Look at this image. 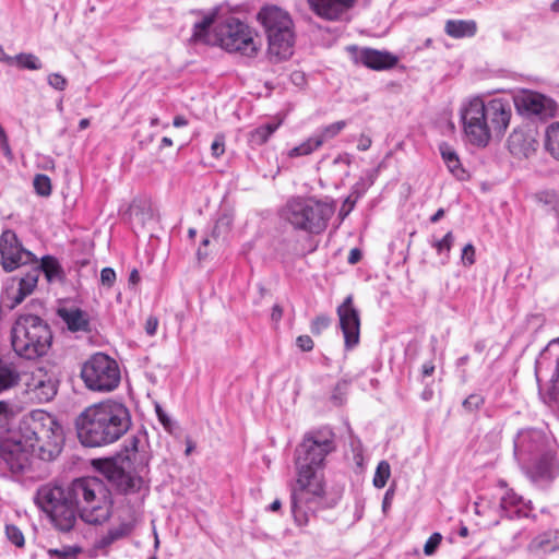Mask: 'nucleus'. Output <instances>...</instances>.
I'll return each mask as SVG.
<instances>
[{
  "mask_svg": "<svg viewBox=\"0 0 559 559\" xmlns=\"http://www.w3.org/2000/svg\"><path fill=\"white\" fill-rule=\"evenodd\" d=\"M35 501L61 532H70L78 516L87 524L100 525L112 512L110 491L97 477L76 478L67 488L43 485L36 491Z\"/></svg>",
  "mask_w": 559,
  "mask_h": 559,
  "instance_id": "nucleus-1",
  "label": "nucleus"
},
{
  "mask_svg": "<svg viewBox=\"0 0 559 559\" xmlns=\"http://www.w3.org/2000/svg\"><path fill=\"white\" fill-rule=\"evenodd\" d=\"M335 448V435L328 427L306 432L296 447L294 463L297 478L290 485V509L298 526H306L319 510L333 507L325 501L320 471Z\"/></svg>",
  "mask_w": 559,
  "mask_h": 559,
  "instance_id": "nucleus-2",
  "label": "nucleus"
},
{
  "mask_svg": "<svg viewBox=\"0 0 559 559\" xmlns=\"http://www.w3.org/2000/svg\"><path fill=\"white\" fill-rule=\"evenodd\" d=\"M127 406L115 401L85 408L76 418L78 437L85 447H103L119 440L131 427Z\"/></svg>",
  "mask_w": 559,
  "mask_h": 559,
  "instance_id": "nucleus-3",
  "label": "nucleus"
},
{
  "mask_svg": "<svg viewBox=\"0 0 559 559\" xmlns=\"http://www.w3.org/2000/svg\"><path fill=\"white\" fill-rule=\"evenodd\" d=\"M216 15L217 9L197 22L190 40L194 44L218 45L229 52H239L249 58L257 56L260 44L255 41L254 32L246 23L229 16L218 23L212 33Z\"/></svg>",
  "mask_w": 559,
  "mask_h": 559,
  "instance_id": "nucleus-4",
  "label": "nucleus"
},
{
  "mask_svg": "<svg viewBox=\"0 0 559 559\" xmlns=\"http://www.w3.org/2000/svg\"><path fill=\"white\" fill-rule=\"evenodd\" d=\"M29 450L43 461H52L61 452L63 429L55 416L36 409L22 418L16 431Z\"/></svg>",
  "mask_w": 559,
  "mask_h": 559,
  "instance_id": "nucleus-5",
  "label": "nucleus"
},
{
  "mask_svg": "<svg viewBox=\"0 0 559 559\" xmlns=\"http://www.w3.org/2000/svg\"><path fill=\"white\" fill-rule=\"evenodd\" d=\"M334 214L326 202L305 197H293L280 211V216L295 230L319 235L323 233Z\"/></svg>",
  "mask_w": 559,
  "mask_h": 559,
  "instance_id": "nucleus-6",
  "label": "nucleus"
},
{
  "mask_svg": "<svg viewBox=\"0 0 559 559\" xmlns=\"http://www.w3.org/2000/svg\"><path fill=\"white\" fill-rule=\"evenodd\" d=\"M49 325L38 316L21 314L11 331V344L17 356L36 359L46 355L51 346Z\"/></svg>",
  "mask_w": 559,
  "mask_h": 559,
  "instance_id": "nucleus-7",
  "label": "nucleus"
},
{
  "mask_svg": "<svg viewBox=\"0 0 559 559\" xmlns=\"http://www.w3.org/2000/svg\"><path fill=\"white\" fill-rule=\"evenodd\" d=\"M258 19L261 21L269 40L267 52L276 61L287 59L293 53L295 35L293 21L287 12L277 7L263 8Z\"/></svg>",
  "mask_w": 559,
  "mask_h": 559,
  "instance_id": "nucleus-8",
  "label": "nucleus"
},
{
  "mask_svg": "<svg viewBox=\"0 0 559 559\" xmlns=\"http://www.w3.org/2000/svg\"><path fill=\"white\" fill-rule=\"evenodd\" d=\"M80 376L88 390L103 393L117 389L121 380L117 360L102 352L94 353L82 364Z\"/></svg>",
  "mask_w": 559,
  "mask_h": 559,
  "instance_id": "nucleus-9",
  "label": "nucleus"
},
{
  "mask_svg": "<svg viewBox=\"0 0 559 559\" xmlns=\"http://www.w3.org/2000/svg\"><path fill=\"white\" fill-rule=\"evenodd\" d=\"M34 453L17 433L0 442V476H20L29 471Z\"/></svg>",
  "mask_w": 559,
  "mask_h": 559,
  "instance_id": "nucleus-10",
  "label": "nucleus"
},
{
  "mask_svg": "<svg viewBox=\"0 0 559 559\" xmlns=\"http://www.w3.org/2000/svg\"><path fill=\"white\" fill-rule=\"evenodd\" d=\"M461 119L467 140L479 147H485L489 141V128L484 115V102L480 98L472 99L462 109Z\"/></svg>",
  "mask_w": 559,
  "mask_h": 559,
  "instance_id": "nucleus-11",
  "label": "nucleus"
},
{
  "mask_svg": "<svg viewBox=\"0 0 559 559\" xmlns=\"http://www.w3.org/2000/svg\"><path fill=\"white\" fill-rule=\"evenodd\" d=\"M0 264L5 272L37 262V257L23 247L12 229H4L0 235Z\"/></svg>",
  "mask_w": 559,
  "mask_h": 559,
  "instance_id": "nucleus-12",
  "label": "nucleus"
},
{
  "mask_svg": "<svg viewBox=\"0 0 559 559\" xmlns=\"http://www.w3.org/2000/svg\"><path fill=\"white\" fill-rule=\"evenodd\" d=\"M520 466L527 478L539 488L549 487L559 476V461L552 449Z\"/></svg>",
  "mask_w": 559,
  "mask_h": 559,
  "instance_id": "nucleus-13",
  "label": "nucleus"
},
{
  "mask_svg": "<svg viewBox=\"0 0 559 559\" xmlns=\"http://www.w3.org/2000/svg\"><path fill=\"white\" fill-rule=\"evenodd\" d=\"M550 449V438L538 429H523L514 438V457L519 464L527 463Z\"/></svg>",
  "mask_w": 559,
  "mask_h": 559,
  "instance_id": "nucleus-14",
  "label": "nucleus"
},
{
  "mask_svg": "<svg viewBox=\"0 0 559 559\" xmlns=\"http://www.w3.org/2000/svg\"><path fill=\"white\" fill-rule=\"evenodd\" d=\"M93 466L123 493L140 492L144 488V479L126 472L116 460H95Z\"/></svg>",
  "mask_w": 559,
  "mask_h": 559,
  "instance_id": "nucleus-15",
  "label": "nucleus"
},
{
  "mask_svg": "<svg viewBox=\"0 0 559 559\" xmlns=\"http://www.w3.org/2000/svg\"><path fill=\"white\" fill-rule=\"evenodd\" d=\"M514 105L518 111L525 116H535L539 119H546L555 116L556 103L533 91H522L514 97Z\"/></svg>",
  "mask_w": 559,
  "mask_h": 559,
  "instance_id": "nucleus-16",
  "label": "nucleus"
},
{
  "mask_svg": "<svg viewBox=\"0 0 559 559\" xmlns=\"http://www.w3.org/2000/svg\"><path fill=\"white\" fill-rule=\"evenodd\" d=\"M336 312L344 335L345 348L352 349L358 345L360 335V316L358 309L354 307L352 295L344 299Z\"/></svg>",
  "mask_w": 559,
  "mask_h": 559,
  "instance_id": "nucleus-17",
  "label": "nucleus"
},
{
  "mask_svg": "<svg viewBox=\"0 0 559 559\" xmlns=\"http://www.w3.org/2000/svg\"><path fill=\"white\" fill-rule=\"evenodd\" d=\"M58 381L46 370L39 368L33 372L26 382V394L28 400L35 403L51 401L57 394Z\"/></svg>",
  "mask_w": 559,
  "mask_h": 559,
  "instance_id": "nucleus-18",
  "label": "nucleus"
},
{
  "mask_svg": "<svg viewBox=\"0 0 559 559\" xmlns=\"http://www.w3.org/2000/svg\"><path fill=\"white\" fill-rule=\"evenodd\" d=\"M511 106L507 100L493 98L488 103H484V115L489 128V136H501L511 119Z\"/></svg>",
  "mask_w": 559,
  "mask_h": 559,
  "instance_id": "nucleus-19",
  "label": "nucleus"
},
{
  "mask_svg": "<svg viewBox=\"0 0 559 559\" xmlns=\"http://www.w3.org/2000/svg\"><path fill=\"white\" fill-rule=\"evenodd\" d=\"M118 520L117 525L109 527L105 534L96 539V549H107L112 544L129 537L133 533L136 525V518L131 510H128L124 515H120Z\"/></svg>",
  "mask_w": 559,
  "mask_h": 559,
  "instance_id": "nucleus-20",
  "label": "nucleus"
},
{
  "mask_svg": "<svg viewBox=\"0 0 559 559\" xmlns=\"http://www.w3.org/2000/svg\"><path fill=\"white\" fill-rule=\"evenodd\" d=\"M355 59L362 66L376 71L392 69L399 62V58L395 55L389 51H381L372 48L359 49L355 56Z\"/></svg>",
  "mask_w": 559,
  "mask_h": 559,
  "instance_id": "nucleus-21",
  "label": "nucleus"
},
{
  "mask_svg": "<svg viewBox=\"0 0 559 559\" xmlns=\"http://www.w3.org/2000/svg\"><path fill=\"white\" fill-rule=\"evenodd\" d=\"M354 2L355 0H308L310 8L326 20L338 19Z\"/></svg>",
  "mask_w": 559,
  "mask_h": 559,
  "instance_id": "nucleus-22",
  "label": "nucleus"
},
{
  "mask_svg": "<svg viewBox=\"0 0 559 559\" xmlns=\"http://www.w3.org/2000/svg\"><path fill=\"white\" fill-rule=\"evenodd\" d=\"M59 318L67 324L71 332H90V316L86 311L78 308H59L57 311Z\"/></svg>",
  "mask_w": 559,
  "mask_h": 559,
  "instance_id": "nucleus-23",
  "label": "nucleus"
},
{
  "mask_svg": "<svg viewBox=\"0 0 559 559\" xmlns=\"http://www.w3.org/2000/svg\"><path fill=\"white\" fill-rule=\"evenodd\" d=\"M526 507L527 504L524 502L523 498L513 490H508L500 500L501 512L507 518H527L528 514L524 510Z\"/></svg>",
  "mask_w": 559,
  "mask_h": 559,
  "instance_id": "nucleus-24",
  "label": "nucleus"
},
{
  "mask_svg": "<svg viewBox=\"0 0 559 559\" xmlns=\"http://www.w3.org/2000/svg\"><path fill=\"white\" fill-rule=\"evenodd\" d=\"M557 549H559V530L546 531L528 544V550L532 552H551Z\"/></svg>",
  "mask_w": 559,
  "mask_h": 559,
  "instance_id": "nucleus-25",
  "label": "nucleus"
},
{
  "mask_svg": "<svg viewBox=\"0 0 559 559\" xmlns=\"http://www.w3.org/2000/svg\"><path fill=\"white\" fill-rule=\"evenodd\" d=\"M31 265H33L35 270H38V274L43 272L48 282L63 280L64 272L62 270V266L60 265L59 261L52 255L43 257L40 259V262L37 259V262L31 263Z\"/></svg>",
  "mask_w": 559,
  "mask_h": 559,
  "instance_id": "nucleus-26",
  "label": "nucleus"
},
{
  "mask_svg": "<svg viewBox=\"0 0 559 559\" xmlns=\"http://www.w3.org/2000/svg\"><path fill=\"white\" fill-rule=\"evenodd\" d=\"M477 25L473 20H448L444 32L453 38L473 37L476 34Z\"/></svg>",
  "mask_w": 559,
  "mask_h": 559,
  "instance_id": "nucleus-27",
  "label": "nucleus"
},
{
  "mask_svg": "<svg viewBox=\"0 0 559 559\" xmlns=\"http://www.w3.org/2000/svg\"><path fill=\"white\" fill-rule=\"evenodd\" d=\"M439 151L443 162L449 170L459 179H464L465 170L463 169L456 151L448 143L442 142Z\"/></svg>",
  "mask_w": 559,
  "mask_h": 559,
  "instance_id": "nucleus-28",
  "label": "nucleus"
},
{
  "mask_svg": "<svg viewBox=\"0 0 559 559\" xmlns=\"http://www.w3.org/2000/svg\"><path fill=\"white\" fill-rule=\"evenodd\" d=\"M282 120L274 118L271 121L257 127L250 132L249 141L253 145H263L280 128Z\"/></svg>",
  "mask_w": 559,
  "mask_h": 559,
  "instance_id": "nucleus-29",
  "label": "nucleus"
},
{
  "mask_svg": "<svg viewBox=\"0 0 559 559\" xmlns=\"http://www.w3.org/2000/svg\"><path fill=\"white\" fill-rule=\"evenodd\" d=\"M545 148L559 160V122L550 123L545 131Z\"/></svg>",
  "mask_w": 559,
  "mask_h": 559,
  "instance_id": "nucleus-30",
  "label": "nucleus"
},
{
  "mask_svg": "<svg viewBox=\"0 0 559 559\" xmlns=\"http://www.w3.org/2000/svg\"><path fill=\"white\" fill-rule=\"evenodd\" d=\"M19 378L20 376L14 366L0 359V393L15 385Z\"/></svg>",
  "mask_w": 559,
  "mask_h": 559,
  "instance_id": "nucleus-31",
  "label": "nucleus"
},
{
  "mask_svg": "<svg viewBox=\"0 0 559 559\" xmlns=\"http://www.w3.org/2000/svg\"><path fill=\"white\" fill-rule=\"evenodd\" d=\"M322 146V141L318 139L316 133H313L311 136H309L307 140H305L299 145L293 147L288 156L289 157H299V156H307L311 153L316 152Z\"/></svg>",
  "mask_w": 559,
  "mask_h": 559,
  "instance_id": "nucleus-32",
  "label": "nucleus"
},
{
  "mask_svg": "<svg viewBox=\"0 0 559 559\" xmlns=\"http://www.w3.org/2000/svg\"><path fill=\"white\" fill-rule=\"evenodd\" d=\"M347 126L346 120H338L328 126H323L314 132L319 140L322 141V145L336 138Z\"/></svg>",
  "mask_w": 559,
  "mask_h": 559,
  "instance_id": "nucleus-33",
  "label": "nucleus"
},
{
  "mask_svg": "<svg viewBox=\"0 0 559 559\" xmlns=\"http://www.w3.org/2000/svg\"><path fill=\"white\" fill-rule=\"evenodd\" d=\"M16 66L21 69L27 70H40L43 69V62L40 59L31 52H21L14 57Z\"/></svg>",
  "mask_w": 559,
  "mask_h": 559,
  "instance_id": "nucleus-34",
  "label": "nucleus"
},
{
  "mask_svg": "<svg viewBox=\"0 0 559 559\" xmlns=\"http://www.w3.org/2000/svg\"><path fill=\"white\" fill-rule=\"evenodd\" d=\"M391 475V467L386 461L379 462L376 473L373 476V486L376 488H383L386 485V481Z\"/></svg>",
  "mask_w": 559,
  "mask_h": 559,
  "instance_id": "nucleus-35",
  "label": "nucleus"
},
{
  "mask_svg": "<svg viewBox=\"0 0 559 559\" xmlns=\"http://www.w3.org/2000/svg\"><path fill=\"white\" fill-rule=\"evenodd\" d=\"M38 277V270H35V267L33 266L32 270L25 276L20 278V289L26 293L27 295H31L37 285Z\"/></svg>",
  "mask_w": 559,
  "mask_h": 559,
  "instance_id": "nucleus-36",
  "label": "nucleus"
},
{
  "mask_svg": "<svg viewBox=\"0 0 559 559\" xmlns=\"http://www.w3.org/2000/svg\"><path fill=\"white\" fill-rule=\"evenodd\" d=\"M33 186L36 193L40 197H49L51 194V180L47 175L37 174L34 177Z\"/></svg>",
  "mask_w": 559,
  "mask_h": 559,
  "instance_id": "nucleus-37",
  "label": "nucleus"
},
{
  "mask_svg": "<svg viewBox=\"0 0 559 559\" xmlns=\"http://www.w3.org/2000/svg\"><path fill=\"white\" fill-rule=\"evenodd\" d=\"M349 382L347 380H340L332 392L331 401L334 405L341 406L346 401V395L348 393Z\"/></svg>",
  "mask_w": 559,
  "mask_h": 559,
  "instance_id": "nucleus-38",
  "label": "nucleus"
},
{
  "mask_svg": "<svg viewBox=\"0 0 559 559\" xmlns=\"http://www.w3.org/2000/svg\"><path fill=\"white\" fill-rule=\"evenodd\" d=\"M535 199L537 202L551 209H556L558 205V195L554 190L539 191L535 194Z\"/></svg>",
  "mask_w": 559,
  "mask_h": 559,
  "instance_id": "nucleus-39",
  "label": "nucleus"
},
{
  "mask_svg": "<svg viewBox=\"0 0 559 559\" xmlns=\"http://www.w3.org/2000/svg\"><path fill=\"white\" fill-rule=\"evenodd\" d=\"M485 403V399L480 394L473 393L463 401V407L467 412H475L479 409Z\"/></svg>",
  "mask_w": 559,
  "mask_h": 559,
  "instance_id": "nucleus-40",
  "label": "nucleus"
},
{
  "mask_svg": "<svg viewBox=\"0 0 559 559\" xmlns=\"http://www.w3.org/2000/svg\"><path fill=\"white\" fill-rule=\"evenodd\" d=\"M5 534L9 540L17 547L24 546V535L21 530L15 525H7Z\"/></svg>",
  "mask_w": 559,
  "mask_h": 559,
  "instance_id": "nucleus-41",
  "label": "nucleus"
},
{
  "mask_svg": "<svg viewBox=\"0 0 559 559\" xmlns=\"http://www.w3.org/2000/svg\"><path fill=\"white\" fill-rule=\"evenodd\" d=\"M453 241H454V237H453L452 231H448L442 239L436 240L432 243V247H435L437 249L438 253H442L443 251L449 253L451 250V247L453 245Z\"/></svg>",
  "mask_w": 559,
  "mask_h": 559,
  "instance_id": "nucleus-42",
  "label": "nucleus"
},
{
  "mask_svg": "<svg viewBox=\"0 0 559 559\" xmlns=\"http://www.w3.org/2000/svg\"><path fill=\"white\" fill-rule=\"evenodd\" d=\"M330 324L331 319L328 316H318L311 322V332L316 335H319L323 330L328 329Z\"/></svg>",
  "mask_w": 559,
  "mask_h": 559,
  "instance_id": "nucleus-43",
  "label": "nucleus"
},
{
  "mask_svg": "<svg viewBox=\"0 0 559 559\" xmlns=\"http://www.w3.org/2000/svg\"><path fill=\"white\" fill-rule=\"evenodd\" d=\"M47 82L52 88L57 91H64L68 85V80L58 72L49 74Z\"/></svg>",
  "mask_w": 559,
  "mask_h": 559,
  "instance_id": "nucleus-44",
  "label": "nucleus"
},
{
  "mask_svg": "<svg viewBox=\"0 0 559 559\" xmlns=\"http://www.w3.org/2000/svg\"><path fill=\"white\" fill-rule=\"evenodd\" d=\"M442 540V536L440 533H433L430 535L428 540L426 542L424 546V552L426 556H431L435 554L437 548L439 547L440 543Z\"/></svg>",
  "mask_w": 559,
  "mask_h": 559,
  "instance_id": "nucleus-45",
  "label": "nucleus"
},
{
  "mask_svg": "<svg viewBox=\"0 0 559 559\" xmlns=\"http://www.w3.org/2000/svg\"><path fill=\"white\" fill-rule=\"evenodd\" d=\"M225 152V136L223 134H216L211 145L212 156L215 158L221 157Z\"/></svg>",
  "mask_w": 559,
  "mask_h": 559,
  "instance_id": "nucleus-46",
  "label": "nucleus"
},
{
  "mask_svg": "<svg viewBox=\"0 0 559 559\" xmlns=\"http://www.w3.org/2000/svg\"><path fill=\"white\" fill-rule=\"evenodd\" d=\"M551 365L550 361H547L546 357H540L535 365V376L536 380L540 382L545 377H547L548 367Z\"/></svg>",
  "mask_w": 559,
  "mask_h": 559,
  "instance_id": "nucleus-47",
  "label": "nucleus"
},
{
  "mask_svg": "<svg viewBox=\"0 0 559 559\" xmlns=\"http://www.w3.org/2000/svg\"><path fill=\"white\" fill-rule=\"evenodd\" d=\"M116 281V272L111 267H104L100 271V282L103 285L111 287Z\"/></svg>",
  "mask_w": 559,
  "mask_h": 559,
  "instance_id": "nucleus-48",
  "label": "nucleus"
},
{
  "mask_svg": "<svg viewBox=\"0 0 559 559\" xmlns=\"http://www.w3.org/2000/svg\"><path fill=\"white\" fill-rule=\"evenodd\" d=\"M462 262L465 265H472L475 263V249L472 243H467L462 250Z\"/></svg>",
  "mask_w": 559,
  "mask_h": 559,
  "instance_id": "nucleus-49",
  "label": "nucleus"
},
{
  "mask_svg": "<svg viewBox=\"0 0 559 559\" xmlns=\"http://www.w3.org/2000/svg\"><path fill=\"white\" fill-rule=\"evenodd\" d=\"M155 412H156L158 420L160 421L163 427L169 431L171 429V425H173L169 416L165 413V411L162 408V406L159 404L155 405Z\"/></svg>",
  "mask_w": 559,
  "mask_h": 559,
  "instance_id": "nucleus-50",
  "label": "nucleus"
},
{
  "mask_svg": "<svg viewBox=\"0 0 559 559\" xmlns=\"http://www.w3.org/2000/svg\"><path fill=\"white\" fill-rule=\"evenodd\" d=\"M296 344L302 352H310L313 348V341L309 335L298 336Z\"/></svg>",
  "mask_w": 559,
  "mask_h": 559,
  "instance_id": "nucleus-51",
  "label": "nucleus"
},
{
  "mask_svg": "<svg viewBox=\"0 0 559 559\" xmlns=\"http://www.w3.org/2000/svg\"><path fill=\"white\" fill-rule=\"evenodd\" d=\"M157 326L158 319L154 316H150L145 322V332L147 333V335L153 336L157 331Z\"/></svg>",
  "mask_w": 559,
  "mask_h": 559,
  "instance_id": "nucleus-52",
  "label": "nucleus"
},
{
  "mask_svg": "<svg viewBox=\"0 0 559 559\" xmlns=\"http://www.w3.org/2000/svg\"><path fill=\"white\" fill-rule=\"evenodd\" d=\"M394 497V488H389L386 492L384 493L383 500H382V511L383 513H386L389 509L391 508L392 500Z\"/></svg>",
  "mask_w": 559,
  "mask_h": 559,
  "instance_id": "nucleus-53",
  "label": "nucleus"
},
{
  "mask_svg": "<svg viewBox=\"0 0 559 559\" xmlns=\"http://www.w3.org/2000/svg\"><path fill=\"white\" fill-rule=\"evenodd\" d=\"M27 296L28 295L26 293H24L23 290H21L19 287L17 292L12 297H10L12 299L10 308L13 309L16 306H19Z\"/></svg>",
  "mask_w": 559,
  "mask_h": 559,
  "instance_id": "nucleus-54",
  "label": "nucleus"
},
{
  "mask_svg": "<svg viewBox=\"0 0 559 559\" xmlns=\"http://www.w3.org/2000/svg\"><path fill=\"white\" fill-rule=\"evenodd\" d=\"M555 370L550 376V381L552 382V388L555 391L559 392V356L556 358Z\"/></svg>",
  "mask_w": 559,
  "mask_h": 559,
  "instance_id": "nucleus-55",
  "label": "nucleus"
},
{
  "mask_svg": "<svg viewBox=\"0 0 559 559\" xmlns=\"http://www.w3.org/2000/svg\"><path fill=\"white\" fill-rule=\"evenodd\" d=\"M371 143H372V141L369 136L361 134L358 140L357 148H358V151H361V152L367 151L370 148Z\"/></svg>",
  "mask_w": 559,
  "mask_h": 559,
  "instance_id": "nucleus-56",
  "label": "nucleus"
},
{
  "mask_svg": "<svg viewBox=\"0 0 559 559\" xmlns=\"http://www.w3.org/2000/svg\"><path fill=\"white\" fill-rule=\"evenodd\" d=\"M433 372H435V364H433V361H426L421 366V377H423V379L426 378V377L432 376Z\"/></svg>",
  "mask_w": 559,
  "mask_h": 559,
  "instance_id": "nucleus-57",
  "label": "nucleus"
},
{
  "mask_svg": "<svg viewBox=\"0 0 559 559\" xmlns=\"http://www.w3.org/2000/svg\"><path fill=\"white\" fill-rule=\"evenodd\" d=\"M361 259V251L358 249V248H353L350 251H349V254H348V258H347V261L349 264H356L357 262H359Z\"/></svg>",
  "mask_w": 559,
  "mask_h": 559,
  "instance_id": "nucleus-58",
  "label": "nucleus"
},
{
  "mask_svg": "<svg viewBox=\"0 0 559 559\" xmlns=\"http://www.w3.org/2000/svg\"><path fill=\"white\" fill-rule=\"evenodd\" d=\"M139 442L140 441L136 437H131L126 444L127 452H132L133 454H135L138 451Z\"/></svg>",
  "mask_w": 559,
  "mask_h": 559,
  "instance_id": "nucleus-59",
  "label": "nucleus"
},
{
  "mask_svg": "<svg viewBox=\"0 0 559 559\" xmlns=\"http://www.w3.org/2000/svg\"><path fill=\"white\" fill-rule=\"evenodd\" d=\"M0 148H1V151L3 152V154L5 156H8V157L12 156V151H11V147L9 145L8 136H4V138L0 139Z\"/></svg>",
  "mask_w": 559,
  "mask_h": 559,
  "instance_id": "nucleus-60",
  "label": "nucleus"
},
{
  "mask_svg": "<svg viewBox=\"0 0 559 559\" xmlns=\"http://www.w3.org/2000/svg\"><path fill=\"white\" fill-rule=\"evenodd\" d=\"M283 309L280 305H274L272 308L271 319L275 322H278L282 319Z\"/></svg>",
  "mask_w": 559,
  "mask_h": 559,
  "instance_id": "nucleus-61",
  "label": "nucleus"
},
{
  "mask_svg": "<svg viewBox=\"0 0 559 559\" xmlns=\"http://www.w3.org/2000/svg\"><path fill=\"white\" fill-rule=\"evenodd\" d=\"M9 413V403L1 401L0 402V423L4 421L8 417Z\"/></svg>",
  "mask_w": 559,
  "mask_h": 559,
  "instance_id": "nucleus-62",
  "label": "nucleus"
},
{
  "mask_svg": "<svg viewBox=\"0 0 559 559\" xmlns=\"http://www.w3.org/2000/svg\"><path fill=\"white\" fill-rule=\"evenodd\" d=\"M50 554L55 555V556H58L60 558H66L70 555H73L74 551H72L70 548H67V549H52L50 550Z\"/></svg>",
  "mask_w": 559,
  "mask_h": 559,
  "instance_id": "nucleus-63",
  "label": "nucleus"
},
{
  "mask_svg": "<svg viewBox=\"0 0 559 559\" xmlns=\"http://www.w3.org/2000/svg\"><path fill=\"white\" fill-rule=\"evenodd\" d=\"M188 124V120L183 116H176L173 120V126L176 128L186 127Z\"/></svg>",
  "mask_w": 559,
  "mask_h": 559,
  "instance_id": "nucleus-64",
  "label": "nucleus"
}]
</instances>
